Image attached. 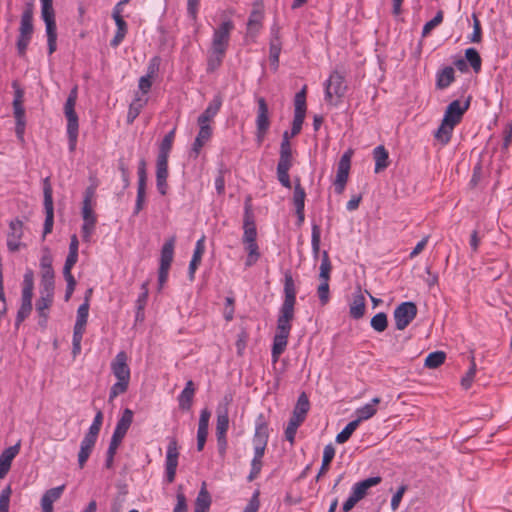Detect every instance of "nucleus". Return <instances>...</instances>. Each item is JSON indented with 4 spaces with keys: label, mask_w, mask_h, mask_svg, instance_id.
<instances>
[{
    "label": "nucleus",
    "mask_w": 512,
    "mask_h": 512,
    "mask_svg": "<svg viewBox=\"0 0 512 512\" xmlns=\"http://www.w3.org/2000/svg\"><path fill=\"white\" fill-rule=\"evenodd\" d=\"M469 106L470 97L464 103L454 100L447 106L441 125L434 134L440 143L445 145L450 141L455 126L461 122Z\"/></svg>",
    "instance_id": "nucleus-1"
},
{
    "label": "nucleus",
    "mask_w": 512,
    "mask_h": 512,
    "mask_svg": "<svg viewBox=\"0 0 512 512\" xmlns=\"http://www.w3.org/2000/svg\"><path fill=\"white\" fill-rule=\"evenodd\" d=\"M78 97L77 86L72 88L64 105V114L67 119V137L69 151L74 152L77 145L79 123L75 105Z\"/></svg>",
    "instance_id": "nucleus-2"
},
{
    "label": "nucleus",
    "mask_w": 512,
    "mask_h": 512,
    "mask_svg": "<svg viewBox=\"0 0 512 512\" xmlns=\"http://www.w3.org/2000/svg\"><path fill=\"white\" fill-rule=\"evenodd\" d=\"M284 301L280 307L279 315L291 323L294 319V306L296 303V287L292 275L287 272L284 281Z\"/></svg>",
    "instance_id": "nucleus-3"
},
{
    "label": "nucleus",
    "mask_w": 512,
    "mask_h": 512,
    "mask_svg": "<svg viewBox=\"0 0 512 512\" xmlns=\"http://www.w3.org/2000/svg\"><path fill=\"white\" fill-rule=\"evenodd\" d=\"M291 329V323L278 316L276 333L273 338L271 352L273 363H276L279 360L280 355L285 351Z\"/></svg>",
    "instance_id": "nucleus-4"
},
{
    "label": "nucleus",
    "mask_w": 512,
    "mask_h": 512,
    "mask_svg": "<svg viewBox=\"0 0 512 512\" xmlns=\"http://www.w3.org/2000/svg\"><path fill=\"white\" fill-rule=\"evenodd\" d=\"M417 312L414 302L407 301L398 305L393 312L396 329L404 330L415 319Z\"/></svg>",
    "instance_id": "nucleus-5"
},
{
    "label": "nucleus",
    "mask_w": 512,
    "mask_h": 512,
    "mask_svg": "<svg viewBox=\"0 0 512 512\" xmlns=\"http://www.w3.org/2000/svg\"><path fill=\"white\" fill-rule=\"evenodd\" d=\"M234 29V24L231 20L222 22V24L214 30L211 49L216 53L226 54L231 31Z\"/></svg>",
    "instance_id": "nucleus-6"
},
{
    "label": "nucleus",
    "mask_w": 512,
    "mask_h": 512,
    "mask_svg": "<svg viewBox=\"0 0 512 512\" xmlns=\"http://www.w3.org/2000/svg\"><path fill=\"white\" fill-rule=\"evenodd\" d=\"M43 194H44V210H45V221L43 228V238L52 232L54 224V206H53V191L49 178H45L43 183Z\"/></svg>",
    "instance_id": "nucleus-7"
},
{
    "label": "nucleus",
    "mask_w": 512,
    "mask_h": 512,
    "mask_svg": "<svg viewBox=\"0 0 512 512\" xmlns=\"http://www.w3.org/2000/svg\"><path fill=\"white\" fill-rule=\"evenodd\" d=\"M351 157L352 149L348 148L338 163L336 178L334 180V190L337 194H341L345 189L351 167Z\"/></svg>",
    "instance_id": "nucleus-8"
},
{
    "label": "nucleus",
    "mask_w": 512,
    "mask_h": 512,
    "mask_svg": "<svg viewBox=\"0 0 512 512\" xmlns=\"http://www.w3.org/2000/svg\"><path fill=\"white\" fill-rule=\"evenodd\" d=\"M347 89L344 75L338 71H334L326 82V100L335 103Z\"/></svg>",
    "instance_id": "nucleus-9"
},
{
    "label": "nucleus",
    "mask_w": 512,
    "mask_h": 512,
    "mask_svg": "<svg viewBox=\"0 0 512 512\" xmlns=\"http://www.w3.org/2000/svg\"><path fill=\"white\" fill-rule=\"evenodd\" d=\"M178 457V442L175 438H171L166 452V478L169 483L175 480Z\"/></svg>",
    "instance_id": "nucleus-10"
},
{
    "label": "nucleus",
    "mask_w": 512,
    "mask_h": 512,
    "mask_svg": "<svg viewBox=\"0 0 512 512\" xmlns=\"http://www.w3.org/2000/svg\"><path fill=\"white\" fill-rule=\"evenodd\" d=\"M41 17L45 22L46 34L48 38H57V27L55 21V11L53 8V0H40Z\"/></svg>",
    "instance_id": "nucleus-11"
},
{
    "label": "nucleus",
    "mask_w": 512,
    "mask_h": 512,
    "mask_svg": "<svg viewBox=\"0 0 512 512\" xmlns=\"http://www.w3.org/2000/svg\"><path fill=\"white\" fill-rule=\"evenodd\" d=\"M258 111L256 118V126H257V137L258 141L261 143L266 132L269 129V117H268V105L263 97L258 98Z\"/></svg>",
    "instance_id": "nucleus-12"
},
{
    "label": "nucleus",
    "mask_w": 512,
    "mask_h": 512,
    "mask_svg": "<svg viewBox=\"0 0 512 512\" xmlns=\"http://www.w3.org/2000/svg\"><path fill=\"white\" fill-rule=\"evenodd\" d=\"M232 397L225 395L223 402L217 407V423H216V436L226 435L229 427L228 405L231 403Z\"/></svg>",
    "instance_id": "nucleus-13"
},
{
    "label": "nucleus",
    "mask_w": 512,
    "mask_h": 512,
    "mask_svg": "<svg viewBox=\"0 0 512 512\" xmlns=\"http://www.w3.org/2000/svg\"><path fill=\"white\" fill-rule=\"evenodd\" d=\"M23 237V222L18 218L10 221L9 232L7 235V247L11 252H16L21 247V238Z\"/></svg>",
    "instance_id": "nucleus-14"
},
{
    "label": "nucleus",
    "mask_w": 512,
    "mask_h": 512,
    "mask_svg": "<svg viewBox=\"0 0 512 512\" xmlns=\"http://www.w3.org/2000/svg\"><path fill=\"white\" fill-rule=\"evenodd\" d=\"M127 359V354L120 351L111 362V370L117 380L130 382V368Z\"/></svg>",
    "instance_id": "nucleus-15"
},
{
    "label": "nucleus",
    "mask_w": 512,
    "mask_h": 512,
    "mask_svg": "<svg viewBox=\"0 0 512 512\" xmlns=\"http://www.w3.org/2000/svg\"><path fill=\"white\" fill-rule=\"evenodd\" d=\"M41 268V286H54V270L52 268V256L48 248L44 249V254L40 259Z\"/></svg>",
    "instance_id": "nucleus-16"
},
{
    "label": "nucleus",
    "mask_w": 512,
    "mask_h": 512,
    "mask_svg": "<svg viewBox=\"0 0 512 512\" xmlns=\"http://www.w3.org/2000/svg\"><path fill=\"white\" fill-rule=\"evenodd\" d=\"M83 225L81 227L82 237L85 241H89L92 233L94 232L97 222L96 215L92 206H82Z\"/></svg>",
    "instance_id": "nucleus-17"
},
{
    "label": "nucleus",
    "mask_w": 512,
    "mask_h": 512,
    "mask_svg": "<svg viewBox=\"0 0 512 512\" xmlns=\"http://www.w3.org/2000/svg\"><path fill=\"white\" fill-rule=\"evenodd\" d=\"M20 451V441L15 445L10 446L2 451L0 454V479H3L11 468L13 459Z\"/></svg>",
    "instance_id": "nucleus-18"
},
{
    "label": "nucleus",
    "mask_w": 512,
    "mask_h": 512,
    "mask_svg": "<svg viewBox=\"0 0 512 512\" xmlns=\"http://www.w3.org/2000/svg\"><path fill=\"white\" fill-rule=\"evenodd\" d=\"M263 20V10H262V2L255 3L254 8L250 13L248 22H247V33L250 35H256L260 28L262 27Z\"/></svg>",
    "instance_id": "nucleus-19"
},
{
    "label": "nucleus",
    "mask_w": 512,
    "mask_h": 512,
    "mask_svg": "<svg viewBox=\"0 0 512 512\" xmlns=\"http://www.w3.org/2000/svg\"><path fill=\"white\" fill-rule=\"evenodd\" d=\"M271 40H270V49H269V57L271 61V65L274 66V69L278 68L279 64V55L281 52V40L279 36V28L277 26H273L271 29Z\"/></svg>",
    "instance_id": "nucleus-20"
},
{
    "label": "nucleus",
    "mask_w": 512,
    "mask_h": 512,
    "mask_svg": "<svg viewBox=\"0 0 512 512\" xmlns=\"http://www.w3.org/2000/svg\"><path fill=\"white\" fill-rule=\"evenodd\" d=\"M309 408L310 403L308 397L305 393H302L297 400L290 420L301 425L305 421Z\"/></svg>",
    "instance_id": "nucleus-21"
},
{
    "label": "nucleus",
    "mask_w": 512,
    "mask_h": 512,
    "mask_svg": "<svg viewBox=\"0 0 512 512\" xmlns=\"http://www.w3.org/2000/svg\"><path fill=\"white\" fill-rule=\"evenodd\" d=\"M381 481L380 476H375L356 483L354 486V505L367 495L369 488L378 485Z\"/></svg>",
    "instance_id": "nucleus-22"
},
{
    "label": "nucleus",
    "mask_w": 512,
    "mask_h": 512,
    "mask_svg": "<svg viewBox=\"0 0 512 512\" xmlns=\"http://www.w3.org/2000/svg\"><path fill=\"white\" fill-rule=\"evenodd\" d=\"M243 229L244 234L242 237L243 243H252L256 242L257 239V230L256 225L253 219V215L249 211L248 208H246L245 215H244V223H243Z\"/></svg>",
    "instance_id": "nucleus-23"
},
{
    "label": "nucleus",
    "mask_w": 512,
    "mask_h": 512,
    "mask_svg": "<svg viewBox=\"0 0 512 512\" xmlns=\"http://www.w3.org/2000/svg\"><path fill=\"white\" fill-rule=\"evenodd\" d=\"M54 286H41L40 298L36 302L38 314L46 313L53 303Z\"/></svg>",
    "instance_id": "nucleus-24"
},
{
    "label": "nucleus",
    "mask_w": 512,
    "mask_h": 512,
    "mask_svg": "<svg viewBox=\"0 0 512 512\" xmlns=\"http://www.w3.org/2000/svg\"><path fill=\"white\" fill-rule=\"evenodd\" d=\"M199 125V132L195 138V141L192 145V152L195 154L194 157L196 158L202 147L210 140L212 136V128L210 125L206 124H198Z\"/></svg>",
    "instance_id": "nucleus-25"
},
{
    "label": "nucleus",
    "mask_w": 512,
    "mask_h": 512,
    "mask_svg": "<svg viewBox=\"0 0 512 512\" xmlns=\"http://www.w3.org/2000/svg\"><path fill=\"white\" fill-rule=\"evenodd\" d=\"M291 166L292 157H279V162L277 164V178L286 188H291V181L288 173Z\"/></svg>",
    "instance_id": "nucleus-26"
},
{
    "label": "nucleus",
    "mask_w": 512,
    "mask_h": 512,
    "mask_svg": "<svg viewBox=\"0 0 512 512\" xmlns=\"http://www.w3.org/2000/svg\"><path fill=\"white\" fill-rule=\"evenodd\" d=\"M380 399L375 397L370 403L365 404L356 410V418L354 419V430L357 428L361 421L371 418L377 411L376 405L379 404Z\"/></svg>",
    "instance_id": "nucleus-27"
},
{
    "label": "nucleus",
    "mask_w": 512,
    "mask_h": 512,
    "mask_svg": "<svg viewBox=\"0 0 512 512\" xmlns=\"http://www.w3.org/2000/svg\"><path fill=\"white\" fill-rule=\"evenodd\" d=\"M33 31V6L28 4L21 15L19 34L32 36Z\"/></svg>",
    "instance_id": "nucleus-28"
},
{
    "label": "nucleus",
    "mask_w": 512,
    "mask_h": 512,
    "mask_svg": "<svg viewBox=\"0 0 512 512\" xmlns=\"http://www.w3.org/2000/svg\"><path fill=\"white\" fill-rule=\"evenodd\" d=\"M176 237L171 236L162 246L160 255V266L170 268L174 256Z\"/></svg>",
    "instance_id": "nucleus-29"
},
{
    "label": "nucleus",
    "mask_w": 512,
    "mask_h": 512,
    "mask_svg": "<svg viewBox=\"0 0 512 512\" xmlns=\"http://www.w3.org/2000/svg\"><path fill=\"white\" fill-rule=\"evenodd\" d=\"M455 80V72L453 67L446 66L439 70L436 74V88L444 90L449 87Z\"/></svg>",
    "instance_id": "nucleus-30"
},
{
    "label": "nucleus",
    "mask_w": 512,
    "mask_h": 512,
    "mask_svg": "<svg viewBox=\"0 0 512 512\" xmlns=\"http://www.w3.org/2000/svg\"><path fill=\"white\" fill-rule=\"evenodd\" d=\"M133 422V411L129 408H126L120 419L117 421L116 427L114 429L113 434L119 437L124 438L128 429L130 428Z\"/></svg>",
    "instance_id": "nucleus-31"
},
{
    "label": "nucleus",
    "mask_w": 512,
    "mask_h": 512,
    "mask_svg": "<svg viewBox=\"0 0 512 512\" xmlns=\"http://www.w3.org/2000/svg\"><path fill=\"white\" fill-rule=\"evenodd\" d=\"M15 89L14 100H13V113L16 121H25V109L23 107V96L24 92L17 86V83H13Z\"/></svg>",
    "instance_id": "nucleus-32"
},
{
    "label": "nucleus",
    "mask_w": 512,
    "mask_h": 512,
    "mask_svg": "<svg viewBox=\"0 0 512 512\" xmlns=\"http://www.w3.org/2000/svg\"><path fill=\"white\" fill-rule=\"evenodd\" d=\"M204 243H205V237L204 236H202L196 242L195 250H194L192 259L190 261V264H189V276H190V279L194 278V273H195L198 265L201 262L202 255L204 254V251H205V244Z\"/></svg>",
    "instance_id": "nucleus-33"
},
{
    "label": "nucleus",
    "mask_w": 512,
    "mask_h": 512,
    "mask_svg": "<svg viewBox=\"0 0 512 512\" xmlns=\"http://www.w3.org/2000/svg\"><path fill=\"white\" fill-rule=\"evenodd\" d=\"M64 489L65 485H61L47 490L41 498V508L53 511V502L61 497Z\"/></svg>",
    "instance_id": "nucleus-34"
},
{
    "label": "nucleus",
    "mask_w": 512,
    "mask_h": 512,
    "mask_svg": "<svg viewBox=\"0 0 512 512\" xmlns=\"http://www.w3.org/2000/svg\"><path fill=\"white\" fill-rule=\"evenodd\" d=\"M269 438L268 425L261 414L256 422L253 444H267Z\"/></svg>",
    "instance_id": "nucleus-35"
},
{
    "label": "nucleus",
    "mask_w": 512,
    "mask_h": 512,
    "mask_svg": "<svg viewBox=\"0 0 512 512\" xmlns=\"http://www.w3.org/2000/svg\"><path fill=\"white\" fill-rule=\"evenodd\" d=\"M374 160H375V172L379 173L386 169L389 165V155L384 146H377L374 151Z\"/></svg>",
    "instance_id": "nucleus-36"
},
{
    "label": "nucleus",
    "mask_w": 512,
    "mask_h": 512,
    "mask_svg": "<svg viewBox=\"0 0 512 512\" xmlns=\"http://www.w3.org/2000/svg\"><path fill=\"white\" fill-rule=\"evenodd\" d=\"M195 388L192 380L186 382V386L179 396V406L183 410H188L191 407Z\"/></svg>",
    "instance_id": "nucleus-37"
},
{
    "label": "nucleus",
    "mask_w": 512,
    "mask_h": 512,
    "mask_svg": "<svg viewBox=\"0 0 512 512\" xmlns=\"http://www.w3.org/2000/svg\"><path fill=\"white\" fill-rule=\"evenodd\" d=\"M221 106V101L219 99H214L204 110V112L198 117V124H206L210 125L209 122L215 117L218 113Z\"/></svg>",
    "instance_id": "nucleus-38"
},
{
    "label": "nucleus",
    "mask_w": 512,
    "mask_h": 512,
    "mask_svg": "<svg viewBox=\"0 0 512 512\" xmlns=\"http://www.w3.org/2000/svg\"><path fill=\"white\" fill-rule=\"evenodd\" d=\"M210 505L211 497L205 488V484H203L196 498L194 512H208Z\"/></svg>",
    "instance_id": "nucleus-39"
},
{
    "label": "nucleus",
    "mask_w": 512,
    "mask_h": 512,
    "mask_svg": "<svg viewBox=\"0 0 512 512\" xmlns=\"http://www.w3.org/2000/svg\"><path fill=\"white\" fill-rule=\"evenodd\" d=\"M148 99L146 97L136 96L129 106L127 114V122L131 124L140 114L142 108L146 105Z\"/></svg>",
    "instance_id": "nucleus-40"
},
{
    "label": "nucleus",
    "mask_w": 512,
    "mask_h": 512,
    "mask_svg": "<svg viewBox=\"0 0 512 512\" xmlns=\"http://www.w3.org/2000/svg\"><path fill=\"white\" fill-rule=\"evenodd\" d=\"M96 442L83 438L80 444V451L78 453V465L83 468L91 455Z\"/></svg>",
    "instance_id": "nucleus-41"
},
{
    "label": "nucleus",
    "mask_w": 512,
    "mask_h": 512,
    "mask_svg": "<svg viewBox=\"0 0 512 512\" xmlns=\"http://www.w3.org/2000/svg\"><path fill=\"white\" fill-rule=\"evenodd\" d=\"M115 24L117 26V31L110 42L112 47H117L123 41L127 33V23L122 16H116Z\"/></svg>",
    "instance_id": "nucleus-42"
},
{
    "label": "nucleus",
    "mask_w": 512,
    "mask_h": 512,
    "mask_svg": "<svg viewBox=\"0 0 512 512\" xmlns=\"http://www.w3.org/2000/svg\"><path fill=\"white\" fill-rule=\"evenodd\" d=\"M334 455H335V449H334L333 445L332 444L326 445L324 448V451H323L322 465H321L320 470L316 476L317 481L323 474H325L328 471L329 465H330L331 461L333 460Z\"/></svg>",
    "instance_id": "nucleus-43"
},
{
    "label": "nucleus",
    "mask_w": 512,
    "mask_h": 512,
    "mask_svg": "<svg viewBox=\"0 0 512 512\" xmlns=\"http://www.w3.org/2000/svg\"><path fill=\"white\" fill-rule=\"evenodd\" d=\"M245 245V251L247 252V258L245 261L246 267H251L260 259L261 253L257 242L243 243Z\"/></svg>",
    "instance_id": "nucleus-44"
},
{
    "label": "nucleus",
    "mask_w": 512,
    "mask_h": 512,
    "mask_svg": "<svg viewBox=\"0 0 512 512\" xmlns=\"http://www.w3.org/2000/svg\"><path fill=\"white\" fill-rule=\"evenodd\" d=\"M306 86H304L294 97V115H306Z\"/></svg>",
    "instance_id": "nucleus-45"
},
{
    "label": "nucleus",
    "mask_w": 512,
    "mask_h": 512,
    "mask_svg": "<svg viewBox=\"0 0 512 512\" xmlns=\"http://www.w3.org/2000/svg\"><path fill=\"white\" fill-rule=\"evenodd\" d=\"M465 59L475 73H478L481 70L482 59L475 48H467L465 50Z\"/></svg>",
    "instance_id": "nucleus-46"
},
{
    "label": "nucleus",
    "mask_w": 512,
    "mask_h": 512,
    "mask_svg": "<svg viewBox=\"0 0 512 512\" xmlns=\"http://www.w3.org/2000/svg\"><path fill=\"white\" fill-rule=\"evenodd\" d=\"M446 354L443 351H435L430 353L425 359V367L435 369L444 363Z\"/></svg>",
    "instance_id": "nucleus-47"
},
{
    "label": "nucleus",
    "mask_w": 512,
    "mask_h": 512,
    "mask_svg": "<svg viewBox=\"0 0 512 512\" xmlns=\"http://www.w3.org/2000/svg\"><path fill=\"white\" fill-rule=\"evenodd\" d=\"M370 324L375 331L383 332L388 326L387 315L383 312L377 313L372 317Z\"/></svg>",
    "instance_id": "nucleus-48"
},
{
    "label": "nucleus",
    "mask_w": 512,
    "mask_h": 512,
    "mask_svg": "<svg viewBox=\"0 0 512 512\" xmlns=\"http://www.w3.org/2000/svg\"><path fill=\"white\" fill-rule=\"evenodd\" d=\"M320 239H321V230L317 224H313L312 226V235H311V245L312 252L314 258H318L320 253Z\"/></svg>",
    "instance_id": "nucleus-49"
},
{
    "label": "nucleus",
    "mask_w": 512,
    "mask_h": 512,
    "mask_svg": "<svg viewBox=\"0 0 512 512\" xmlns=\"http://www.w3.org/2000/svg\"><path fill=\"white\" fill-rule=\"evenodd\" d=\"M225 54L216 53L215 50L211 49L207 62V71L213 72L220 67Z\"/></svg>",
    "instance_id": "nucleus-50"
},
{
    "label": "nucleus",
    "mask_w": 512,
    "mask_h": 512,
    "mask_svg": "<svg viewBox=\"0 0 512 512\" xmlns=\"http://www.w3.org/2000/svg\"><path fill=\"white\" fill-rule=\"evenodd\" d=\"M129 382L117 380L115 384L112 385L109 392V402H112L117 396L125 393L128 390Z\"/></svg>",
    "instance_id": "nucleus-51"
},
{
    "label": "nucleus",
    "mask_w": 512,
    "mask_h": 512,
    "mask_svg": "<svg viewBox=\"0 0 512 512\" xmlns=\"http://www.w3.org/2000/svg\"><path fill=\"white\" fill-rule=\"evenodd\" d=\"M476 375V364L474 360V356L471 357V366L466 374L461 379V385L464 389H469L473 383L474 377Z\"/></svg>",
    "instance_id": "nucleus-52"
},
{
    "label": "nucleus",
    "mask_w": 512,
    "mask_h": 512,
    "mask_svg": "<svg viewBox=\"0 0 512 512\" xmlns=\"http://www.w3.org/2000/svg\"><path fill=\"white\" fill-rule=\"evenodd\" d=\"M305 190L301 187L300 183L298 182L295 185L294 188V195H293V203L296 208L304 209L305 207Z\"/></svg>",
    "instance_id": "nucleus-53"
},
{
    "label": "nucleus",
    "mask_w": 512,
    "mask_h": 512,
    "mask_svg": "<svg viewBox=\"0 0 512 512\" xmlns=\"http://www.w3.org/2000/svg\"><path fill=\"white\" fill-rule=\"evenodd\" d=\"M472 19H473V32L469 36V40L472 43H480L482 40L481 23L475 13L472 14Z\"/></svg>",
    "instance_id": "nucleus-54"
},
{
    "label": "nucleus",
    "mask_w": 512,
    "mask_h": 512,
    "mask_svg": "<svg viewBox=\"0 0 512 512\" xmlns=\"http://www.w3.org/2000/svg\"><path fill=\"white\" fill-rule=\"evenodd\" d=\"M138 190L146 191L147 183V172H146V161L141 159L138 164Z\"/></svg>",
    "instance_id": "nucleus-55"
},
{
    "label": "nucleus",
    "mask_w": 512,
    "mask_h": 512,
    "mask_svg": "<svg viewBox=\"0 0 512 512\" xmlns=\"http://www.w3.org/2000/svg\"><path fill=\"white\" fill-rule=\"evenodd\" d=\"M331 271V263L328 257V253L326 251L323 252V258L320 265V280L329 281V275Z\"/></svg>",
    "instance_id": "nucleus-56"
},
{
    "label": "nucleus",
    "mask_w": 512,
    "mask_h": 512,
    "mask_svg": "<svg viewBox=\"0 0 512 512\" xmlns=\"http://www.w3.org/2000/svg\"><path fill=\"white\" fill-rule=\"evenodd\" d=\"M291 133L285 131L282 136V142L280 146V157H292V149L290 144Z\"/></svg>",
    "instance_id": "nucleus-57"
},
{
    "label": "nucleus",
    "mask_w": 512,
    "mask_h": 512,
    "mask_svg": "<svg viewBox=\"0 0 512 512\" xmlns=\"http://www.w3.org/2000/svg\"><path fill=\"white\" fill-rule=\"evenodd\" d=\"M443 21V11H438L436 15L428 21L422 30V34L425 36L429 34L435 27H437L439 24H441Z\"/></svg>",
    "instance_id": "nucleus-58"
},
{
    "label": "nucleus",
    "mask_w": 512,
    "mask_h": 512,
    "mask_svg": "<svg viewBox=\"0 0 512 512\" xmlns=\"http://www.w3.org/2000/svg\"><path fill=\"white\" fill-rule=\"evenodd\" d=\"M167 177L168 172L156 171V186L161 195H166L167 193Z\"/></svg>",
    "instance_id": "nucleus-59"
},
{
    "label": "nucleus",
    "mask_w": 512,
    "mask_h": 512,
    "mask_svg": "<svg viewBox=\"0 0 512 512\" xmlns=\"http://www.w3.org/2000/svg\"><path fill=\"white\" fill-rule=\"evenodd\" d=\"M174 136H175V128L172 129L169 133H167L164 136V138L160 144L159 152L168 153V154L170 153L172 144L174 141Z\"/></svg>",
    "instance_id": "nucleus-60"
},
{
    "label": "nucleus",
    "mask_w": 512,
    "mask_h": 512,
    "mask_svg": "<svg viewBox=\"0 0 512 512\" xmlns=\"http://www.w3.org/2000/svg\"><path fill=\"white\" fill-rule=\"evenodd\" d=\"M31 38H32V36H28V35H22V34L18 35L16 47H17V52H18L19 56H21V57L25 56L26 50L30 43Z\"/></svg>",
    "instance_id": "nucleus-61"
},
{
    "label": "nucleus",
    "mask_w": 512,
    "mask_h": 512,
    "mask_svg": "<svg viewBox=\"0 0 512 512\" xmlns=\"http://www.w3.org/2000/svg\"><path fill=\"white\" fill-rule=\"evenodd\" d=\"M32 304L21 303L16 316V326H19L31 313Z\"/></svg>",
    "instance_id": "nucleus-62"
},
{
    "label": "nucleus",
    "mask_w": 512,
    "mask_h": 512,
    "mask_svg": "<svg viewBox=\"0 0 512 512\" xmlns=\"http://www.w3.org/2000/svg\"><path fill=\"white\" fill-rule=\"evenodd\" d=\"M262 468V458L253 457L251 461V470L248 475V481H253L258 477Z\"/></svg>",
    "instance_id": "nucleus-63"
},
{
    "label": "nucleus",
    "mask_w": 512,
    "mask_h": 512,
    "mask_svg": "<svg viewBox=\"0 0 512 512\" xmlns=\"http://www.w3.org/2000/svg\"><path fill=\"white\" fill-rule=\"evenodd\" d=\"M365 312V298L363 295L354 297V319L360 318Z\"/></svg>",
    "instance_id": "nucleus-64"
}]
</instances>
